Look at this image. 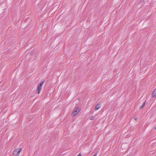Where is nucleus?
<instances>
[{"mask_svg":"<svg viewBox=\"0 0 156 156\" xmlns=\"http://www.w3.org/2000/svg\"><path fill=\"white\" fill-rule=\"evenodd\" d=\"M22 150L21 148H17L14 151L13 153V156H18Z\"/></svg>","mask_w":156,"mask_h":156,"instance_id":"obj_1","label":"nucleus"},{"mask_svg":"<svg viewBox=\"0 0 156 156\" xmlns=\"http://www.w3.org/2000/svg\"><path fill=\"white\" fill-rule=\"evenodd\" d=\"M79 108L78 107L75 108L73 112L72 113V115L73 116H74L76 115L78 112L80 111V110L78 111Z\"/></svg>","mask_w":156,"mask_h":156,"instance_id":"obj_2","label":"nucleus"},{"mask_svg":"<svg viewBox=\"0 0 156 156\" xmlns=\"http://www.w3.org/2000/svg\"><path fill=\"white\" fill-rule=\"evenodd\" d=\"M41 89L42 86H40V85H38L37 89V91L36 92V93L37 94H39L40 93Z\"/></svg>","mask_w":156,"mask_h":156,"instance_id":"obj_3","label":"nucleus"},{"mask_svg":"<svg viewBox=\"0 0 156 156\" xmlns=\"http://www.w3.org/2000/svg\"><path fill=\"white\" fill-rule=\"evenodd\" d=\"M101 105L100 104H98L95 106L94 109L96 110H98L101 107Z\"/></svg>","mask_w":156,"mask_h":156,"instance_id":"obj_4","label":"nucleus"},{"mask_svg":"<svg viewBox=\"0 0 156 156\" xmlns=\"http://www.w3.org/2000/svg\"><path fill=\"white\" fill-rule=\"evenodd\" d=\"M152 94L153 97L155 98L156 97V89L153 92Z\"/></svg>","mask_w":156,"mask_h":156,"instance_id":"obj_5","label":"nucleus"},{"mask_svg":"<svg viewBox=\"0 0 156 156\" xmlns=\"http://www.w3.org/2000/svg\"><path fill=\"white\" fill-rule=\"evenodd\" d=\"M145 105V102H144V103H143V104L140 106V109H141L142 108H143V107H144V106Z\"/></svg>","mask_w":156,"mask_h":156,"instance_id":"obj_6","label":"nucleus"},{"mask_svg":"<svg viewBox=\"0 0 156 156\" xmlns=\"http://www.w3.org/2000/svg\"><path fill=\"white\" fill-rule=\"evenodd\" d=\"M44 83V81H42L38 85H40V86H42L43 84Z\"/></svg>","mask_w":156,"mask_h":156,"instance_id":"obj_7","label":"nucleus"},{"mask_svg":"<svg viewBox=\"0 0 156 156\" xmlns=\"http://www.w3.org/2000/svg\"><path fill=\"white\" fill-rule=\"evenodd\" d=\"M93 119V117H89V119L90 120H92Z\"/></svg>","mask_w":156,"mask_h":156,"instance_id":"obj_8","label":"nucleus"},{"mask_svg":"<svg viewBox=\"0 0 156 156\" xmlns=\"http://www.w3.org/2000/svg\"><path fill=\"white\" fill-rule=\"evenodd\" d=\"M77 156H81V154L80 153L77 155Z\"/></svg>","mask_w":156,"mask_h":156,"instance_id":"obj_9","label":"nucleus"},{"mask_svg":"<svg viewBox=\"0 0 156 156\" xmlns=\"http://www.w3.org/2000/svg\"><path fill=\"white\" fill-rule=\"evenodd\" d=\"M134 119H135V120H137V118H134Z\"/></svg>","mask_w":156,"mask_h":156,"instance_id":"obj_10","label":"nucleus"},{"mask_svg":"<svg viewBox=\"0 0 156 156\" xmlns=\"http://www.w3.org/2000/svg\"><path fill=\"white\" fill-rule=\"evenodd\" d=\"M154 129L156 130V126L154 128Z\"/></svg>","mask_w":156,"mask_h":156,"instance_id":"obj_11","label":"nucleus"}]
</instances>
